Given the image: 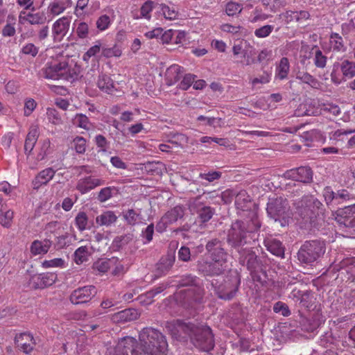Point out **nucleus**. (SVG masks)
Masks as SVG:
<instances>
[{
  "label": "nucleus",
  "mask_w": 355,
  "mask_h": 355,
  "mask_svg": "<svg viewBox=\"0 0 355 355\" xmlns=\"http://www.w3.org/2000/svg\"><path fill=\"white\" fill-rule=\"evenodd\" d=\"M166 327L175 337H181L184 333L189 336L194 346L204 352H209L214 347V336L209 327L205 324L196 325L185 323L180 320H173L167 323Z\"/></svg>",
  "instance_id": "nucleus-1"
},
{
  "label": "nucleus",
  "mask_w": 355,
  "mask_h": 355,
  "mask_svg": "<svg viewBox=\"0 0 355 355\" xmlns=\"http://www.w3.org/2000/svg\"><path fill=\"white\" fill-rule=\"evenodd\" d=\"M261 222L255 211L249 214L248 219L236 220L232 224L227 234L228 243L234 248L254 242L259 236Z\"/></svg>",
  "instance_id": "nucleus-2"
},
{
  "label": "nucleus",
  "mask_w": 355,
  "mask_h": 355,
  "mask_svg": "<svg viewBox=\"0 0 355 355\" xmlns=\"http://www.w3.org/2000/svg\"><path fill=\"white\" fill-rule=\"evenodd\" d=\"M198 280L191 274L183 275L179 280V287L190 286L175 294V300L187 309L195 307L203 302L205 291L197 282Z\"/></svg>",
  "instance_id": "nucleus-3"
},
{
  "label": "nucleus",
  "mask_w": 355,
  "mask_h": 355,
  "mask_svg": "<svg viewBox=\"0 0 355 355\" xmlns=\"http://www.w3.org/2000/svg\"><path fill=\"white\" fill-rule=\"evenodd\" d=\"M139 345L144 355H166L168 352L165 336L153 327H144L139 331Z\"/></svg>",
  "instance_id": "nucleus-4"
},
{
  "label": "nucleus",
  "mask_w": 355,
  "mask_h": 355,
  "mask_svg": "<svg viewBox=\"0 0 355 355\" xmlns=\"http://www.w3.org/2000/svg\"><path fill=\"white\" fill-rule=\"evenodd\" d=\"M79 72V67L76 64H70L66 59L48 62L41 70V74L44 78L53 80L72 81L78 78Z\"/></svg>",
  "instance_id": "nucleus-5"
},
{
  "label": "nucleus",
  "mask_w": 355,
  "mask_h": 355,
  "mask_svg": "<svg viewBox=\"0 0 355 355\" xmlns=\"http://www.w3.org/2000/svg\"><path fill=\"white\" fill-rule=\"evenodd\" d=\"M324 241L314 240L306 241L298 251L297 257L300 262L311 263L320 258L325 252Z\"/></svg>",
  "instance_id": "nucleus-6"
},
{
  "label": "nucleus",
  "mask_w": 355,
  "mask_h": 355,
  "mask_svg": "<svg viewBox=\"0 0 355 355\" xmlns=\"http://www.w3.org/2000/svg\"><path fill=\"white\" fill-rule=\"evenodd\" d=\"M227 263L219 260H206L200 259L197 262V268L204 276H218L227 269Z\"/></svg>",
  "instance_id": "nucleus-7"
},
{
  "label": "nucleus",
  "mask_w": 355,
  "mask_h": 355,
  "mask_svg": "<svg viewBox=\"0 0 355 355\" xmlns=\"http://www.w3.org/2000/svg\"><path fill=\"white\" fill-rule=\"evenodd\" d=\"M138 341L133 337L125 336L119 340L110 354L113 355H144L138 349Z\"/></svg>",
  "instance_id": "nucleus-8"
},
{
  "label": "nucleus",
  "mask_w": 355,
  "mask_h": 355,
  "mask_svg": "<svg viewBox=\"0 0 355 355\" xmlns=\"http://www.w3.org/2000/svg\"><path fill=\"white\" fill-rule=\"evenodd\" d=\"M218 282H212L211 286L215 293L220 299L230 300L232 299L239 288V281L236 278L225 280L223 284L217 286Z\"/></svg>",
  "instance_id": "nucleus-9"
},
{
  "label": "nucleus",
  "mask_w": 355,
  "mask_h": 355,
  "mask_svg": "<svg viewBox=\"0 0 355 355\" xmlns=\"http://www.w3.org/2000/svg\"><path fill=\"white\" fill-rule=\"evenodd\" d=\"M205 248L207 255L210 260H219L222 262L228 263L229 254L224 248V243L218 239H213L209 241Z\"/></svg>",
  "instance_id": "nucleus-10"
},
{
  "label": "nucleus",
  "mask_w": 355,
  "mask_h": 355,
  "mask_svg": "<svg viewBox=\"0 0 355 355\" xmlns=\"http://www.w3.org/2000/svg\"><path fill=\"white\" fill-rule=\"evenodd\" d=\"M184 216V209L181 206H175L168 211L159 220L156 225L158 232H164L168 226L175 223L179 218Z\"/></svg>",
  "instance_id": "nucleus-11"
},
{
  "label": "nucleus",
  "mask_w": 355,
  "mask_h": 355,
  "mask_svg": "<svg viewBox=\"0 0 355 355\" xmlns=\"http://www.w3.org/2000/svg\"><path fill=\"white\" fill-rule=\"evenodd\" d=\"M96 293L97 289L93 285L79 287L71 293L70 301L73 304L87 303L89 302Z\"/></svg>",
  "instance_id": "nucleus-12"
},
{
  "label": "nucleus",
  "mask_w": 355,
  "mask_h": 355,
  "mask_svg": "<svg viewBox=\"0 0 355 355\" xmlns=\"http://www.w3.org/2000/svg\"><path fill=\"white\" fill-rule=\"evenodd\" d=\"M283 177L302 183H310L313 180V171L309 166H300L287 170L283 174Z\"/></svg>",
  "instance_id": "nucleus-13"
},
{
  "label": "nucleus",
  "mask_w": 355,
  "mask_h": 355,
  "mask_svg": "<svg viewBox=\"0 0 355 355\" xmlns=\"http://www.w3.org/2000/svg\"><path fill=\"white\" fill-rule=\"evenodd\" d=\"M334 216L338 224L347 227H355V205L338 209Z\"/></svg>",
  "instance_id": "nucleus-14"
},
{
  "label": "nucleus",
  "mask_w": 355,
  "mask_h": 355,
  "mask_svg": "<svg viewBox=\"0 0 355 355\" xmlns=\"http://www.w3.org/2000/svg\"><path fill=\"white\" fill-rule=\"evenodd\" d=\"M57 279L56 273L44 272L32 276L30 283L35 289H43L52 286Z\"/></svg>",
  "instance_id": "nucleus-15"
},
{
  "label": "nucleus",
  "mask_w": 355,
  "mask_h": 355,
  "mask_svg": "<svg viewBox=\"0 0 355 355\" xmlns=\"http://www.w3.org/2000/svg\"><path fill=\"white\" fill-rule=\"evenodd\" d=\"M71 19L69 16H64L53 24L52 35L54 41H61L67 34L70 27Z\"/></svg>",
  "instance_id": "nucleus-16"
},
{
  "label": "nucleus",
  "mask_w": 355,
  "mask_h": 355,
  "mask_svg": "<svg viewBox=\"0 0 355 355\" xmlns=\"http://www.w3.org/2000/svg\"><path fill=\"white\" fill-rule=\"evenodd\" d=\"M15 343L19 349L26 354H31L36 345L33 334L26 332L17 334Z\"/></svg>",
  "instance_id": "nucleus-17"
},
{
  "label": "nucleus",
  "mask_w": 355,
  "mask_h": 355,
  "mask_svg": "<svg viewBox=\"0 0 355 355\" xmlns=\"http://www.w3.org/2000/svg\"><path fill=\"white\" fill-rule=\"evenodd\" d=\"M71 6V0H54L51 1L47 7L46 14L47 17L50 18L49 21L63 13Z\"/></svg>",
  "instance_id": "nucleus-18"
},
{
  "label": "nucleus",
  "mask_w": 355,
  "mask_h": 355,
  "mask_svg": "<svg viewBox=\"0 0 355 355\" xmlns=\"http://www.w3.org/2000/svg\"><path fill=\"white\" fill-rule=\"evenodd\" d=\"M301 205L300 212L301 215L309 216V212L313 213L316 209H320L323 205L322 202L313 196H304L300 202Z\"/></svg>",
  "instance_id": "nucleus-19"
},
{
  "label": "nucleus",
  "mask_w": 355,
  "mask_h": 355,
  "mask_svg": "<svg viewBox=\"0 0 355 355\" xmlns=\"http://www.w3.org/2000/svg\"><path fill=\"white\" fill-rule=\"evenodd\" d=\"M19 19L21 22H28L32 25L43 24L46 21V16L44 12H20Z\"/></svg>",
  "instance_id": "nucleus-20"
},
{
  "label": "nucleus",
  "mask_w": 355,
  "mask_h": 355,
  "mask_svg": "<svg viewBox=\"0 0 355 355\" xmlns=\"http://www.w3.org/2000/svg\"><path fill=\"white\" fill-rule=\"evenodd\" d=\"M141 313L135 309H125L114 313L112 315V320L116 323H125L137 320Z\"/></svg>",
  "instance_id": "nucleus-21"
},
{
  "label": "nucleus",
  "mask_w": 355,
  "mask_h": 355,
  "mask_svg": "<svg viewBox=\"0 0 355 355\" xmlns=\"http://www.w3.org/2000/svg\"><path fill=\"white\" fill-rule=\"evenodd\" d=\"M286 209V200H284L282 198H276L268 203L267 212L275 220L284 216Z\"/></svg>",
  "instance_id": "nucleus-22"
},
{
  "label": "nucleus",
  "mask_w": 355,
  "mask_h": 355,
  "mask_svg": "<svg viewBox=\"0 0 355 355\" xmlns=\"http://www.w3.org/2000/svg\"><path fill=\"white\" fill-rule=\"evenodd\" d=\"M329 50L334 53H343L347 49V44L343 37L338 33L331 32L329 37Z\"/></svg>",
  "instance_id": "nucleus-23"
},
{
  "label": "nucleus",
  "mask_w": 355,
  "mask_h": 355,
  "mask_svg": "<svg viewBox=\"0 0 355 355\" xmlns=\"http://www.w3.org/2000/svg\"><path fill=\"white\" fill-rule=\"evenodd\" d=\"M103 184L104 182L102 180L89 176L80 179L77 183L76 189L81 193L84 194Z\"/></svg>",
  "instance_id": "nucleus-24"
},
{
  "label": "nucleus",
  "mask_w": 355,
  "mask_h": 355,
  "mask_svg": "<svg viewBox=\"0 0 355 355\" xmlns=\"http://www.w3.org/2000/svg\"><path fill=\"white\" fill-rule=\"evenodd\" d=\"M55 173V171L51 168H46L41 171L33 180V186L35 189H38L42 185L46 184L53 179Z\"/></svg>",
  "instance_id": "nucleus-25"
},
{
  "label": "nucleus",
  "mask_w": 355,
  "mask_h": 355,
  "mask_svg": "<svg viewBox=\"0 0 355 355\" xmlns=\"http://www.w3.org/2000/svg\"><path fill=\"white\" fill-rule=\"evenodd\" d=\"M96 85L101 91L107 94H113L116 91L114 80L105 73L98 76Z\"/></svg>",
  "instance_id": "nucleus-26"
},
{
  "label": "nucleus",
  "mask_w": 355,
  "mask_h": 355,
  "mask_svg": "<svg viewBox=\"0 0 355 355\" xmlns=\"http://www.w3.org/2000/svg\"><path fill=\"white\" fill-rule=\"evenodd\" d=\"M114 257L110 259H99L92 265L93 272L97 275H103L111 270L114 264Z\"/></svg>",
  "instance_id": "nucleus-27"
},
{
  "label": "nucleus",
  "mask_w": 355,
  "mask_h": 355,
  "mask_svg": "<svg viewBox=\"0 0 355 355\" xmlns=\"http://www.w3.org/2000/svg\"><path fill=\"white\" fill-rule=\"evenodd\" d=\"M175 257L171 256H166L162 257L156 265L155 275L160 277L166 275L173 266Z\"/></svg>",
  "instance_id": "nucleus-28"
},
{
  "label": "nucleus",
  "mask_w": 355,
  "mask_h": 355,
  "mask_svg": "<svg viewBox=\"0 0 355 355\" xmlns=\"http://www.w3.org/2000/svg\"><path fill=\"white\" fill-rule=\"evenodd\" d=\"M52 242L50 239L35 240L32 242L30 251L34 256L45 254L51 247Z\"/></svg>",
  "instance_id": "nucleus-29"
},
{
  "label": "nucleus",
  "mask_w": 355,
  "mask_h": 355,
  "mask_svg": "<svg viewBox=\"0 0 355 355\" xmlns=\"http://www.w3.org/2000/svg\"><path fill=\"white\" fill-rule=\"evenodd\" d=\"M290 71V62L287 58L283 57L276 64L275 78L279 80H284L288 78Z\"/></svg>",
  "instance_id": "nucleus-30"
},
{
  "label": "nucleus",
  "mask_w": 355,
  "mask_h": 355,
  "mask_svg": "<svg viewBox=\"0 0 355 355\" xmlns=\"http://www.w3.org/2000/svg\"><path fill=\"white\" fill-rule=\"evenodd\" d=\"M264 245L267 250L272 254L277 257H284V248L282 242L279 240L268 238L264 240Z\"/></svg>",
  "instance_id": "nucleus-31"
},
{
  "label": "nucleus",
  "mask_w": 355,
  "mask_h": 355,
  "mask_svg": "<svg viewBox=\"0 0 355 355\" xmlns=\"http://www.w3.org/2000/svg\"><path fill=\"white\" fill-rule=\"evenodd\" d=\"M235 205L238 209L247 211L250 209L252 201L246 191H240L235 196Z\"/></svg>",
  "instance_id": "nucleus-32"
},
{
  "label": "nucleus",
  "mask_w": 355,
  "mask_h": 355,
  "mask_svg": "<svg viewBox=\"0 0 355 355\" xmlns=\"http://www.w3.org/2000/svg\"><path fill=\"white\" fill-rule=\"evenodd\" d=\"M296 78L313 89H320L322 87L320 81L306 71H298L296 74Z\"/></svg>",
  "instance_id": "nucleus-33"
},
{
  "label": "nucleus",
  "mask_w": 355,
  "mask_h": 355,
  "mask_svg": "<svg viewBox=\"0 0 355 355\" xmlns=\"http://www.w3.org/2000/svg\"><path fill=\"white\" fill-rule=\"evenodd\" d=\"M118 217L112 211H105L96 218V223L99 226H111L115 223Z\"/></svg>",
  "instance_id": "nucleus-34"
},
{
  "label": "nucleus",
  "mask_w": 355,
  "mask_h": 355,
  "mask_svg": "<svg viewBox=\"0 0 355 355\" xmlns=\"http://www.w3.org/2000/svg\"><path fill=\"white\" fill-rule=\"evenodd\" d=\"M38 137L39 132L37 128L32 127L30 129L25 140L24 151L26 154L29 155L32 152L37 141Z\"/></svg>",
  "instance_id": "nucleus-35"
},
{
  "label": "nucleus",
  "mask_w": 355,
  "mask_h": 355,
  "mask_svg": "<svg viewBox=\"0 0 355 355\" xmlns=\"http://www.w3.org/2000/svg\"><path fill=\"white\" fill-rule=\"evenodd\" d=\"M183 73V68L178 64L170 66L166 72V78L169 85L175 84L178 82Z\"/></svg>",
  "instance_id": "nucleus-36"
},
{
  "label": "nucleus",
  "mask_w": 355,
  "mask_h": 355,
  "mask_svg": "<svg viewBox=\"0 0 355 355\" xmlns=\"http://www.w3.org/2000/svg\"><path fill=\"white\" fill-rule=\"evenodd\" d=\"M157 12L167 20H175L178 17V11L174 6H169L165 3H161L158 6Z\"/></svg>",
  "instance_id": "nucleus-37"
},
{
  "label": "nucleus",
  "mask_w": 355,
  "mask_h": 355,
  "mask_svg": "<svg viewBox=\"0 0 355 355\" xmlns=\"http://www.w3.org/2000/svg\"><path fill=\"white\" fill-rule=\"evenodd\" d=\"M341 35L349 43L355 41V24L352 21L349 23H343L340 26Z\"/></svg>",
  "instance_id": "nucleus-38"
},
{
  "label": "nucleus",
  "mask_w": 355,
  "mask_h": 355,
  "mask_svg": "<svg viewBox=\"0 0 355 355\" xmlns=\"http://www.w3.org/2000/svg\"><path fill=\"white\" fill-rule=\"evenodd\" d=\"M338 64L346 80L351 79L355 76L354 62L345 59L338 62Z\"/></svg>",
  "instance_id": "nucleus-39"
},
{
  "label": "nucleus",
  "mask_w": 355,
  "mask_h": 355,
  "mask_svg": "<svg viewBox=\"0 0 355 355\" xmlns=\"http://www.w3.org/2000/svg\"><path fill=\"white\" fill-rule=\"evenodd\" d=\"M330 77L331 83L336 85H339L347 80L341 72L338 62L334 63Z\"/></svg>",
  "instance_id": "nucleus-40"
},
{
  "label": "nucleus",
  "mask_w": 355,
  "mask_h": 355,
  "mask_svg": "<svg viewBox=\"0 0 355 355\" xmlns=\"http://www.w3.org/2000/svg\"><path fill=\"white\" fill-rule=\"evenodd\" d=\"M91 252L89 248L87 245L80 246L74 252V261L77 264H81L88 260Z\"/></svg>",
  "instance_id": "nucleus-41"
},
{
  "label": "nucleus",
  "mask_w": 355,
  "mask_h": 355,
  "mask_svg": "<svg viewBox=\"0 0 355 355\" xmlns=\"http://www.w3.org/2000/svg\"><path fill=\"white\" fill-rule=\"evenodd\" d=\"M102 44L100 40L95 42V44L89 48V49L83 55V60L89 63L92 58L96 57L100 52H102Z\"/></svg>",
  "instance_id": "nucleus-42"
},
{
  "label": "nucleus",
  "mask_w": 355,
  "mask_h": 355,
  "mask_svg": "<svg viewBox=\"0 0 355 355\" xmlns=\"http://www.w3.org/2000/svg\"><path fill=\"white\" fill-rule=\"evenodd\" d=\"M16 19L12 15H8L7 19V24L2 29V35L4 37H12L16 33L15 30Z\"/></svg>",
  "instance_id": "nucleus-43"
},
{
  "label": "nucleus",
  "mask_w": 355,
  "mask_h": 355,
  "mask_svg": "<svg viewBox=\"0 0 355 355\" xmlns=\"http://www.w3.org/2000/svg\"><path fill=\"white\" fill-rule=\"evenodd\" d=\"M75 225L80 232L88 228V217L85 212L80 211L75 218Z\"/></svg>",
  "instance_id": "nucleus-44"
},
{
  "label": "nucleus",
  "mask_w": 355,
  "mask_h": 355,
  "mask_svg": "<svg viewBox=\"0 0 355 355\" xmlns=\"http://www.w3.org/2000/svg\"><path fill=\"white\" fill-rule=\"evenodd\" d=\"M155 8V2L151 0L145 1L140 8V12L143 19L148 21L151 19V12Z\"/></svg>",
  "instance_id": "nucleus-45"
},
{
  "label": "nucleus",
  "mask_w": 355,
  "mask_h": 355,
  "mask_svg": "<svg viewBox=\"0 0 355 355\" xmlns=\"http://www.w3.org/2000/svg\"><path fill=\"white\" fill-rule=\"evenodd\" d=\"M243 9V6L242 3L235 2V1H229L225 5V12L228 16H234L237 14L241 12Z\"/></svg>",
  "instance_id": "nucleus-46"
},
{
  "label": "nucleus",
  "mask_w": 355,
  "mask_h": 355,
  "mask_svg": "<svg viewBox=\"0 0 355 355\" xmlns=\"http://www.w3.org/2000/svg\"><path fill=\"white\" fill-rule=\"evenodd\" d=\"M198 217L202 223H206L209 221L214 214L213 208L209 206H202L198 209Z\"/></svg>",
  "instance_id": "nucleus-47"
},
{
  "label": "nucleus",
  "mask_w": 355,
  "mask_h": 355,
  "mask_svg": "<svg viewBox=\"0 0 355 355\" xmlns=\"http://www.w3.org/2000/svg\"><path fill=\"white\" fill-rule=\"evenodd\" d=\"M101 54L106 58H119L122 54V51L117 44H114L112 47H103Z\"/></svg>",
  "instance_id": "nucleus-48"
},
{
  "label": "nucleus",
  "mask_w": 355,
  "mask_h": 355,
  "mask_svg": "<svg viewBox=\"0 0 355 355\" xmlns=\"http://www.w3.org/2000/svg\"><path fill=\"white\" fill-rule=\"evenodd\" d=\"M73 124L78 128L89 130L90 122L88 117L83 114H77L72 120Z\"/></svg>",
  "instance_id": "nucleus-49"
},
{
  "label": "nucleus",
  "mask_w": 355,
  "mask_h": 355,
  "mask_svg": "<svg viewBox=\"0 0 355 355\" xmlns=\"http://www.w3.org/2000/svg\"><path fill=\"white\" fill-rule=\"evenodd\" d=\"M112 19L107 15H101L96 21V26L99 31H105L110 28Z\"/></svg>",
  "instance_id": "nucleus-50"
},
{
  "label": "nucleus",
  "mask_w": 355,
  "mask_h": 355,
  "mask_svg": "<svg viewBox=\"0 0 355 355\" xmlns=\"http://www.w3.org/2000/svg\"><path fill=\"white\" fill-rule=\"evenodd\" d=\"M314 65L319 69H324L327 63V57L323 54L321 50L317 49L313 58Z\"/></svg>",
  "instance_id": "nucleus-51"
},
{
  "label": "nucleus",
  "mask_w": 355,
  "mask_h": 355,
  "mask_svg": "<svg viewBox=\"0 0 355 355\" xmlns=\"http://www.w3.org/2000/svg\"><path fill=\"white\" fill-rule=\"evenodd\" d=\"M75 33L78 38L81 40L87 39L89 33V25L84 21L78 23Z\"/></svg>",
  "instance_id": "nucleus-52"
},
{
  "label": "nucleus",
  "mask_w": 355,
  "mask_h": 355,
  "mask_svg": "<svg viewBox=\"0 0 355 355\" xmlns=\"http://www.w3.org/2000/svg\"><path fill=\"white\" fill-rule=\"evenodd\" d=\"M14 213L12 210L3 211L0 209V224L5 227L11 226Z\"/></svg>",
  "instance_id": "nucleus-53"
},
{
  "label": "nucleus",
  "mask_w": 355,
  "mask_h": 355,
  "mask_svg": "<svg viewBox=\"0 0 355 355\" xmlns=\"http://www.w3.org/2000/svg\"><path fill=\"white\" fill-rule=\"evenodd\" d=\"M270 17V15L265 13L262 8L256 7L252 12L250 21L252 23L263 21L268 19Z\"/></svg>",
  "instance_id": "nucleus-54"
},
{
  "label": "nucleus",
  "mask_w": 355,
  "mask_h": 355,
  "mask_svg": "<svg viewBox=\"0 0 355 355\" xmlns=\"http://www.w3.org/2000/svg\"><path fill=\"white\" fill-rule=\"evenodd\" d=\"M261 2L266 10L273 13L283 6L280 0H261Z\"/></svg>",
  "instance_id": "nucleus-55"
},
{
  "label": "nucleus",
  "mask_w": 355,
  "mask_h": 355,
  "mask_svg": "<svg viewBox=\"0 0 355 355\" xmlns=\"http://www.w3.org/2000/svg\"><path fill=\"white\" fill-rule=\"evenodd\" d=\"M64 260L61 258H55L51 260H45L42 262V266L44 268H64Z\"/></svg>",
  "instance_id": "nucleus-56"
},
{
  "label": "nucleus",
  "mask_w": 355,
  "mask_h": 355,
  "mask_svg": "<svg viewBox=\"0 0 355 355\" xmlns=\"http://www.w3.org/2000/svg\"><path fill=\"white\" fill-rule=\"evenodd\" d=\"M271 80V73H268V71H263V73L259 76L257 78H254L250 80V83L252 87H255L258 84H267L270 83Z\"/></svg>",
  "instance_id": "nucleus-57"
},
{
  "label": "nucleus",
  "mask_w": 355,
  "mask_h": 355,
  "mask_svg": "<svg viewBox=\"0 0 355 355\" xmlns=\"http://www.w3.org/2000/svg\"><path fill=\"white\" fill-rule=\"evenodd\" d=\"M47 119L49 122L54 125L62 123V119L58 112L53 108H48L46 110Z\"/></svg>",
  "instance_id": "nucleus-58"
},
{
  "label": "nucleus",
  "mask_w": 355,
  "mask_h": 355,
  "mask_svg": "<svg viewBox=\"0 0 355 355\" xmlns=\"http://www.w3.org/2000/svg\"><path fill=\"white\" fill-rule=\"evenodd\" d=\"M73 147L77 153L83 154L86 150V140L83 137L74 138Z\"/></svg>",
  "instance_id": "nucleus-59"
},
{
  "label": "nucleus",
  "mask_w": 355,
  "mask_h": 355,
  "mask_svg": "<svg viewBox=\"0 0 355 355\" xmlns=\"http://www.w3.org/2000/svg\"><path fill=\"white\" fill-rule=\"evenodd\" d=\"M21 52L24 55L35 58L39 52V48L33 43H28L23 46Z\"/></svg>",
  "instance_id": "nucleus-60"
},
{
  "label": "nucleus",
  "mask_w": 355,
  "mask_h": 355,
  "mask_svg": "<svg viewBox=\"0 0 355 355\" xmlns=\"http://www.w3.org/2000/svg\"><path fill=\"white\" fill-rule=\"evenodd\" d=\"M274 26L272 25L263 26L254 31V35L259 38L266 37L272 32Z\"/></svg>",
  "instance_id": "nucleus-61"
},
{
  "label": "nucleus",
  "mask_w": 355,
  "mask_h": 355,
  "mask_svg": "<svg viewBox=\"0 0 355 355\" xmlns=\"http://www.w3.org/2000/svg\"><path fill=\"white\" fill-rule=\"evenodd\" d=\"M322 195L327 205H330L334 200L336 201V193L334 192L331 187H324Z\"/></svg>",
  "instance_id": "nucleus-62"
},
{
  "label": "nucleus",
  "mask_w": 355,
  "mask_h": 355,
  "mask_svg": "<svg viewBox=\"0 0 355 355\" xmlns=\"http://www.w3.org/2000/svg\"><path fill=\"white\" fill-rule=\"evenodd\" d=\"M278 18L282 19L285 24H289L295 20V11L287 10L285 12L278 15Z\"/></svg>",
  "instance_id": "nucleus-63"
},
{
  "label": "nucleus",
  "mask_w": 355,
  "mask_h": 355,
  "mask_svg": "<svg viewBox=\"0 0 355 355\" xmlns=\"http://www.w3.org/2000/svg\"><path fill=\"white\" fill-rule=\"evenodd\" d=\"M273 311L275 313H281L284 316H288L291 315V311L288 306L282 302H277L274 304Z\"/></svg>",
  "instance_id": "nucleus-64"
}]
</instances>
